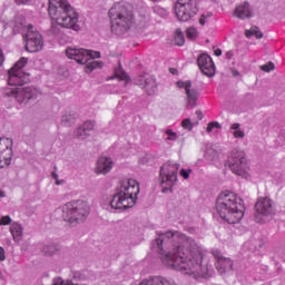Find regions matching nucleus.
Segmentation results:
<instances>
[{
	"label": "nucleus",
	"instance_id": "obj_1",
	"mask_svg": "<svg viewBox=\"0 0 285 285\" xmlns=\"http://www.w3.org/2000/svg\"><path fill=\"white\" fill-rule=\"evenodd\" d=\"M151 243L153 250L165 255L163 264L174 271H185V275H195L208 279L213 277V266L204 262V252L193 238L179 232L159 234Z\"/></svg>",
	"mask_w": 285,
	"mask_h": 285
},
{
	"label": "nucleus",
	"instance_id": "obj_2",
	"mask_svg": "<svg viewBox=\"0 0 285 285\" xmlns=\"http://www.w3.org/2000/svg\"><path fill=\"white\" fill-rule=\"evenodd\" d=\"M48 14L52 19L49 35L61 37V28H68L75 32H79V16L68 0H49Z\"/></svg>",
	"mask_w": 285,
	"mask_h": 285
},
{
	"label": "nucleus",
	"instance_id": "obj_3",
	"mask_svg": "<svg viewBox=\"0 0 285 285\" xmlns=\"http://www.w3.org/2000/svg\"><path fill=\"white\" fill-rule=\"evenodd\" d=\"M216 210L227 224H239L244 219L246 207L242 199L237 200V194L223 191L216 200Z\"/></svg>",
	"mask_w": 285,
	"mask_h": 285
},
{
	"label": "nucleus",
	"instance_id": "obj_4",
	"mask_svg": "<svg viewBox=\"0 0 285 285\" xmlns=\"http://www.w3.org/2000/svg\"><path fill=\"white\" fill-rule=\"evenodd\" d=\"M139 183L135 179L124 178L119 181V187L110 200V206L115 210H126L137 204Z\"/></svg>",
	"mask_w": 285,
	"mask_h": 285
},
{
	"label": "nucleus",
	"instance_id": "obj_5",
	"mask_svg": "<svg viewBox=\"0 0 285 285\" xmlns=\"http://www.w3.org/2000/svg\"><path fill=\"white\" fill-rule=\"evenodd\" d=\"M108 17L111 21V32L114 35H125L132 27L135 16L132 9L124 2H116L108 11Z\"/></svg>",
	"mask_w": 285,
	"mask_h": 285
},
{
	"label": "nucleus",
	"instance_id": "obj_6",
	"mask_svg": "<svg viewBox=\"0 0 285 285\" xmlns=\"http://www.w3.org/2000/svg\"><path fill=\"white\" fill-rule=\"evenodd\" d=\"M66 56L68 59H73L77 63L83 65L87 63L85 67V72L90 75L92 70H97V68H102L104 62L97 61L95 59H99L101 53L99 51L86 50V49H77V48H67Z\"/></svg>",
	"mask_w": 285,
	"mask_h": 285
},
{
	"label": "nucleus",
	"instance_id": "obj_7",
	"mask_svg": "<svg viewBox=\"0 0 285 285\" xmlns=\"http://www.w3.org/2000/svg\"><path fill=\"white\" fill-rule=\"evenodd\" d=\"M88 215H90V206L85 200L69 202L62 207V219L71 226L83 224Z\"/></svg>",
	"mask_w": 285,
	"mask_h": 285
},
{
	"label": "nucleus",
	"instance_id": "obj_8",
	"mask_svg": "<svg viewBox=\"0 0 285 285\" xmlns=\"http://www.w3.org/2000/svg\"><path fill=\"white\" fill-rule=\"evenodd\" d=\"M255 222L257 224H266L273 219L276 215L277 209H275V202L269 197H261L256 202L255 206Z\"/></svg>",
	"mask_w": 285,
	"mask_h": 285
},
{
	"label": "nucleus",
	"instance_id": "obj_9",
	"mask_svg": "<svg viewBox=\"0 0 285 285\" xmlns=\"http://www.w3.org/2000/svg\"><path fill=\"white\" fill-rule=\"evenodd\" d=\"M199 12L197 0H177L175 3V14L178 21H190Z\"/></svg>",
	"mask_w": 285,
	"mask_h": 285
},
{
	"label": "nucleus",
	"instance_id": "obj_10",
	"mask_svg": "<svg viewBox=\"0 0 285 285\" xmlns=\"http://www.w3.org/2000/svg\"><path fill=\"white\" fill-rule=\"evenodd\" d=\"M28 65V58H20L19 61L8 71L9 86H26L30 81V73L23 72L22 68Z\"/></svg>",
	"mask_w": 285,
	"mask_h": 285
},
{
	"label": "nucleus",
	"instance_id": "obj_11",
	"mask_svg": "<svg viewBox=\"0 0 285 285\" xmlns=\"http://www.w3.org/2000/svg\"><path fill=\"white\" fill-rule=\"evenodd\" d=\"M229 168L234 175L246 177L248 175V159L242 150L234 149L228 159Z\"/></svg>",
	"mask_w": 285,
	"mask_h": 285
},
{
	"label": "nucleus",
	"instance_id": "obj_12",
	"mask_svg": "<svg viewBox=\"0 0 285 285\" xmlns=\"http://www.w3.org/2000/svg\"><path fill=\"white\" fill-rule=\"evenodd\" d=\"M180 165L168 160L160 167V184L164 186L168 184L170 186V193H173V186L177 184V173L179 171Z\"/></svg>",
	"mask_w": 285,
	"mask_h": 285
},
{
	"label": "nucleus",
	"instance_id": "obj_13",
	"mask_svg": "<svg viewBox=\"0 0 285 285\" xmlns=\"http://www.w3.org/2000/svg\"><path fill=\"white\" fill-rule=\"evenodd\" d=\"M24 39L27 52H40V50H43V36H41L39 31L35 30L32 24L28 26Z\"/></svg>",
	"mask_w": 285,
	"mask_h": 285
},
{
	"label": "nucleus",
	"instance_id": "obj_14",
	"mask_svg": "<svg viewBox=\"0 0 285 285\" xmlns=\"http://www.w3.org/2000/svg\"><path fill=\"white\" fill-rule=\"evenodd\" d=\"M7 97H14L19 104H27L30 99H37V89L16 86V88L7 91Z\"/></svg>",
	"mask_w": 285,
	"mask_h": 285
},
{
	"label": "nucleus",
	"instance_id": "obj_15",
	"mask_svg": "<svg viewBox=\"0 0 285 285\" xmlns=\"http://www.w3.org/2000/svg\"><path fill=\"white\" fill-rule=\"evenodd\" d=\"M12 139L0 138V164L4 161L6 166L12 164V157L14 153L12 151Z\"/></svg>",
	"mask_w": 285,
	"mask_h": 285
},
{
	"label": "nucleus",
	"instance_id": "obj_16",
	"mask_svg": "<svg viewBox=\"0 0 285 285\" xmlns=\"http://www.w3.org/2000/svg\"><path fill=\"white\" fill-rule=\"evenodd\" d=\"M177 86L179 88H184L185 92L187 95V104L191 108H195L197 106V99H199V90L193 88V82L190 80L187 81H177Z\"/></svg>",
	"mask_w": 285,
	"mask_h": 285
},
{
	"label": "nucleus",
	"instance_id": "obj_17",
	"mask_svg": "<svg viewBox=\"0 0 285 285\" xmlns=\"http://www.w3.org/2000/svg\"><path fill=\"white\" fill-rule=\"evenodd\" d=\"M213 256L216 259V269L220 275H226V273H230V271H233V261L224 257L222 252L214 250Z\"/></svg>",
	"mask_w": 285,
	"mask_h": 285
},
{
	"label": "nucleus",
	"instance_id": "obj_18",
	"mask_svg": "<svg viewBox=\"0 0 285 285\" xmlns=\"http://www.w3.org/2000/svg\"><path fill=\"white\" fill-rule=\"evenodd\" d=\"M198 68L206 77H215V62L210 56L203 53L197 58Z\"/></svg>",
	"mask_w": 285,
	"mask_h": 285
},
{
	"label": "nucleus",
	"instance_id": "obj_19",
	"mask_svg": "<svg viewBox=\"0 0 285 285\" xmlns=\"http://www.w3.org/2000/svg\"><path fill=\"white\" fill-rule=\"evenodd\" d=\"M115 163L108 156H100L97 160L95 173L96 175H108L112 170Z\"/></svg>",
	"mask_w": 285,
	"mask_h": 285
},
{
	"label": "nucleus",
	"instance_id": "obj_20",
	"mask_svg": "<svg viewBox=\"0 0 285 285\" xmlns=\"http://www.w3.org/2000/svg\"><path fill=\"white\" fill-rule=\"evenodd\" d=\"M234 17L237 19H250L253 17V9L250 8V3L245 1L243 4H239L234 10Z\"/></svg>",
	"mask_w": 285,
	"mask_h": 285
},
{
	"label": "nucleus",
	"instance_id": "obj_21",
	"mask_svg": "<svg viewBox=\"0 0 285 285\" xmlns=\"http://www.w3.org/2000/svg\"><path fill=\"white\" fill-rule=\"evenodd\" d=\"M140 285H176L175 283L168 281L165 277L161 276H155L153 278H149L147 281H142Z\"/></svg>",
	"mask_w": 285,
	"mask_h": 285
},
{
	"label": "nucleus",
	"instance_id": "obj_22",
	"mask_svg": "<svg viewBox=\"0 0 285 285\" xmlns=\"http://www.w3.org/2000/svg\"><path fill=\"white\" fill-rule=\"evenodd\" d=\"M10 233L12 235V238L18 243L21 242V239H23V227H21V224L19 223L11 224Z\"/></svg>",
	"mask_w": 285,
	"mask_h": 285
},
{
	"label": "nucleus",
	"instance_id": "obj_23",
	"mask_svg": "<svg viewBox=\"0 0 285 285\" xmlns=\"http://www.w3.org/2000/svg\"><path fill=\"white\" fill-rule=\"evenodd\" d=\"M142 88L146 90L147 95H155V92H157V80L153 77L147 78Z\"/></svg>",
	"mask_w": 285,
	"mask_h": 285
},
{
	"label": "nucleus",
	"instance_id": "obj_24",
	"mask_svg": "<svg viewBox=\"0 0 285 285\" xmlns=\"http://www.w3.org/2000/svg\"><path fill=\"white\" fill-rule=\"evenodd\" d=\"M59 250H61V245L57 243H51L42 247V253L49 257H52V255H56V253H59Z\"/></svg>",
	"mask_w": 285,
	"mask_h": 285
},
{
	"label": "nucleus",
	"instance_id": "obj_25",
	"mask_svg": "<svg viewBox=\"0 0 285 285\" xmlns=\"http://www.w3.org/2000/svg\"><path fill=\"white\" fill-rule=\"evenodd\" d=\"M78 115L76 111H68L61 118L62 126H72L75 124V120L77 119Z\"/></svg>",
	"mask_w": 285,
	"mask_h": 285
},
{
	"label": "nucleus",
	"instance_id": "obj_26",
	"mask_svg": "<svg viewBox=\"0 0 285 285\" xmlns=\"http://www.w3.org/2000/svg\"><path fill=\"white\" fill-rule=\"evenodd\" d=\"M245 35L247 39H250V37H256V39H263L264 38V32L259 30V27L254 26L249 30L245 31Z\"/></svg>",
	"mask_w": 285,
	"mask_h": 285
},
{
	"label": "nucleus",
	"instance_id": "obj_27",
	"mask_svg": "<svg viewBox=\"0 0 285 285\" xmlns=\"http://www.w3.org/2000/svg\"><path fill=\"white\" fill-rule=\"evenodd\" d=\"M204 157H205L206 161L212 164V161H215V159H217L218 154L215 150V148L209 147V148L206 149Z\"/></svg>",
	"mask_w": 285,
	"mask_h": 285
},
{
	"label": "nucleus",
	"instance_id": "obj_28",
	"mask_svg": "<svg viewBox=\"0 0 285 285\" xmlns=\"http://www.w3.org/2000/svg\"><path fill=\"white\" fill-rule=\"evenodd\" d=\"M186 43V37L181 29H177L175 32V45L176 46H184Z\"/></svg>",
	"mask_w": 285,
	"mask_h": 285
},
{
	"label": "nucleus",
	"instance_id": "obj_29",
	"mask_svg": "<svg viewBox=\"0 0 285 285\" xmlns=\"http://www.w3.org/2000/svg\"><path fill=\"white\" fill-rule=\"evenodd\" d=\"M115 77H117V79H120V81H126V79H128V73L124 71V68H121V63H119V67L115 70Z\"/></svg>",
	"mask_w": 285,
	"mask_h": 285
},
{
	"label": "nucleus",
	"instance_id": "obj_30",
	"mask_svg": "<svg viewBox=\"0 0 285 285\" xmlns=\"http://www.w3.org/2000/svg\"><path fill=\"white\" fill-rule=\"evenodd\" d=\"M94 128L95 125L92 121H86L82 126H80V130L87 132L88 135H90V131H92Z\"/></svg>",
	"mask_w": 285,
	"mask_h": 285
},
{
	"label": "nucleus",
	"instance_id": "obj_31",
	"mask_svg": "<svg viewBox=\"0 0 285 285\" xmlns=\"http://www.w3.org/2000/svg\"><path fill=\"white\" fill-rule=\"evenodd\" d=\"M197 35H198V32H197V29H195V28H188L186 30L187 39L195 40V39H197Z\"/></svg>",
	"mask_w": 285,
	"mask_h": 285
},
{
	"label": "nucleus",
	"instance_id": "obj_32",
	"mask_svg": "<svg viewBox=\"0 0 285 285\" xmlns=\"http://www.w3.org/2000/svg\"><path fill=\"white\" fill-rule=\"evenodd\" d=\"M165 132L168 135L167 141H177V132L173 131V129H167Z\"/></svg>",
	"mask_w": 285,
	"mask_h": 285
},
{
	"label": "nucleus",
	"instance_id": "obj_33",
	"mask_svg": "<svg viewBox=\"0 0 285 285\" xmlns=\"http://www.w3.org/2000/svg\"><path fill=\"white\" fill-rule=\"evenodd\" d=\"M134 81L136 86H140V88H144V86L146 85L147 78L144 76H137Z\"/></svg>",
	"mask_w": 285,
	"mask_h": 285
},
{
	"label": "nucleus",
	"instance_id": "obj_34",
	"mask_svg": "<svg viewBox=\"0 0 285 285\" xmlns=\"http://www.w3.org/2000/svg\"><path fill=\"white\" fill-rule=\"evenodd\" d=\"M181 127L185 129V130H193V121H190V118H186L181 121Z\"/></svg>",
	"mask_w": 285,
	"mask_h": 285
},
{
	"label": "nucleus",
	"instance_id": "obj_35",
	"mask_svg": "<svg viewBox=\"0 0 285 285\" xmlns=\"http://www.w3.org/2000/svg\"><path fill=\"white\" fill-rule=\"evenodd\" d=\"M75 135L77 137V139H86V137H88V131H83L81 130V127H79L76 131H75Z\"/></svg>",
	"mask_w": 285,
	"mask_h": 285
},
{
	"label": "nucleus",
	"instance_id": "obj_36",
	"mask_svg": "<svg viewBox=\"0 0 285 285\" xmlns=\"http://www.w3.org/2000/svg\"><path fill=\"white\" fill-rule=\"evenodd\" d=\"M154 12H156V14H159V17L163 18L168 17V11L161 7H155Z\"/></svg>",
	"mask_w": 285,
	"mask_h": 285
},
{
	"label": "nucleus",
	"instance_id": "obj_37",
	"mask_svg": "<svg viewBox=\"0 0 285 285\" xmlns=\"http://www.w3.org/2000/svg\"><path fill=\"white\" fill-rule=\"evenodd\" d=\"M261 70H263V72H271V70H275V63L269 61L267 65L261 66Z\"/></svg>",
	"mask_w": 285,
	"mask_h": 285
},
{
	"label": "nucleus",
	"instance_id": "obj_38",
	"mask_svg": "<svg viewBox=\"0 0 285 285\" xmlns=\"http://www.w3.org/2000/svg\"><path fill=\"white\" fill-rule=\"evenodd\" d=\"M214 128H218V130H220L222 125L217 121H212L207 125V132H213Z\"/></svg>",
	"mask_w": 285,
	"mask_h": 285
},
{
	"label": "nucleus",
	"instance_id": "obj_39",
	"mask_svg": "<svg viewBox=\"0 0 285 285\" xmlns=\"http://www.w3.org/2000/svg\"><path fill=\"white\" fill-rule=\"evenodd\" d=\"M0 222H1L0 224H2V226H8V224H11L12 218H10V216H2Z\"/></svg>",
	"mask_w": 285,
	"mask_h": 285
},
{
	"label": "nucleus",
	"instance_id": "obj_40",
	"mask_svg": "<svg viewBox=\"0 0 285 285\" xmlns=\"http://www.w3.org/2000/svg\"><path fill=\"white\" fill-rule=\"evenodd\" d=\"M234 137H235V139H244V137H246V134H244V131L243 130H236V131H234Z\"/></svg>",
	"mask_w": 285,
	"mask_h": 285
},
{
	"label": "nucleus",
	"instance_id": "obj_41",
	"mask_svg": "<svg viewBox=\"0 0 285 285\" xmlns=\"http://www.w3.org/2000/svg\"><path fill=\"white\" fill-rule=\"evenodd\" d=\"M190 173H193V169H181L180 170V175L184 177V179H188V177H190Z\"/></svg>",
	"mask_w": 285,
	"mask_h": 285
},
{
	"label": "nucleus",
	"instance_id": "obj_42",
	"mask_svg": "<svg viewBox=\"0 0 285 285\" xmlns=\"http://www.w3.org/2000/svg\"><path fill=\"white\" fill-rule=\"evenodd\" d=\"M6 261V249L0 246V262Z\"/></svg>",
	"mask_w": 285,
	"mask_h": 285
},
{
	"label": "nucleus",
	"instance_id": "obj_43",
	"mask_svg": "<svg viewBox=\"0 0 285 285\" xmlns=\"http://www.w3.org/2000/svg\"><path fill=\"white\" fill-rule=\"evenodd\" d=\"M3 61H6V56H3V50L0 49V68L3 66Z\"/></svg>",
	"mask_w": 285,
	"mask_h": 285
},
{
	"label": "nucleus",
	"instance_id": "obj_44",
	"mask_svg": "<svg viewBox=\"0 0 285 285\" xmlns=\"http://www.w3.org/2000/svg\"><path fill=\"white\" fill-rule=\"evenodd\" d=\"M16 3H17L18 6H23V4H26V3H30V0H16Z\"/></svg>",
	"mask_w": 285,
	"mask_h": 285
},
{
	"label": "nucleus",
	"instance_id": "obj_45",
	"mask_svg": "<svg viewBox=\"0 0 285 285\" xmlns=\"http://www.w3.org/2000/svg\"><path fill=\"white\" fill-rule=\"evenodd\" d=\"M196 115H197V119L199 121H202V119H204V114L202 112V110H196Z\"/></svg>",
	"mask_w": 285,
	"mask_h": 285
},
{
	"label": "nucleus",
	"instance_id": "obj_46",
	"mask_svg": "<svg viewBox=\"0 0 285 285\" xmlns=\"http://www.w3.org/2000/svg\"><path fill=\"white\" fill-rule=\"evenodd\" d=\"M199 23L200 26H206V16H202L200 19H199Z\"/></svg>",
	"mask_w": 285,
	"mask_h": 285
},
{
	"label": "nucleus",
	"instance_id": "obj_47",
	"mask_svg": "<svg viewBox=\"0 0 285 285\" xmlns=\"http://www.w3.org/2000/svg\"><path fill=\"white\" fill-rule=\"evenodd\" d=\"M239 126L240 125L238 122L233 124L232 125V130H235V131L239 130Z\"/></svg>",
	"mask_w": 285,
	"mask_h": 285
},
{
	"label": "nucleus",
	"instance_id": "obj_48",
	"mask_svg": "<svg viewBox=\"0 0 285 285\" xmlns=\"http://www.w3.org/2000/svg\"><path fill=\"white\" fill-rule=\"evenodd\" d=\"M167 186H169V187H164L163 188V193L164 194H166V193H168V190H169V193H170V185L168 184V183H165Z\"/></svg>",
	"mask_w": 285,
	"mask_h": 285
},
{
	"label": "nucleus",
	"instance_id": "obj_49",
	"mask_svg": "<svg viewBox=\"0 0 285 285\" xmlns=\"http://www.w3.org/2000/svg\"><path fill=\"white\" fill-rule=\"evenodd\" d=\"M214 52L216 57H222V49H216Z\"/></svg>",
	"mask_w": 285,
	"mask_h": 285
},
{
	"label": "nucleus",
	"instance_id": "obj_50",
	"mask_svg": "<svg viewBox=\"0 0 285 285\" xmlns=\"http://www.w3.org/2000/svg\"><path fill=\"white\" fill-rule=\"evenodd\" d=\"M226 58L227 59H233V51H227L226 52Z\"/></svg>",
	"mask_w": 285,
	"mask_h": 285
},
{
	"label": "nucleus",
	"instance_id": "obj_51",
	"mask_svg": "<svg viewBox=\"0 0 285 285\" xmlns=\"http://www.w3.org/2000/svg\"><path fill=\"white\" fill-rule=\"evenodd\" d=\"M169 72H171V75H177L178 71H177V69H175V68H170V69H169Z\"/></svg>",
	"mask_w": 285,
	"mask_h": 285
},
{
	"label": "nucleus",
	"instance_id": "obj_52",
	"mask_svg": "<svg viewBox=\"0 0 285 285\" xmlns=\"http://www.w3.org/2000/svg\"><path fill=\"white\" fill-rule=\"evenodd\" d=\"M234 77H239V71H237L236 69L232 70Z\"/></svg>",
	"mask_w": 285,
	"mask_h": 285
},
{
	"label": "nucleus",
	"instance_id": "obj_53",
	"mask_svg": "<svg viewBox=\"0 0 285 285\" xmlns=\"http://www.w3.org/2000/svg\"><path fill=\"white\" fill-rule=\"evenodd\" d=\"M0 197H6V191L0 189Z\"/></svg>",
	"mask_w": 285,
	"mask_h": 285
},
{
	"label": "nucleus",
	"instance_id": "obj_54",
	"mask_svg": "<svg viewBox=\"0 0 285 285\" xmlns=\"http://www.w3.org/2000/svg\"><path fill=\"white\" fill-rule=\"evenodd\" d=\"M52 177H53V179H57V174L53 173V174H52Z\"/></svg>",
	"mask_w": 285,
	"mask_h": 285
},
{
	"label": "nucleus",
	"instance_id": "obj_55",
	"mask_svg": "<svg viewBox=\"0 0 285 285\" xmlns=\"http://www.w3.org/2000/svg\"><path fill=\"white\" fill-rule=\"evenodd\" d=\"M207 17H213V13L207 14Z\"/></svg>",
	"mask_w": 285,
	"mask_h": 285
},
{
	"label": "nucleus",
	"instance_id": "obj_56",
	"mask_svg": "<svg viewBox=\"0 0 285 285\" xmlns=\"http://www.w3.org/2000/svg\"><path fill=\"white\" fill-rule=\"evenodd\" d=\"M0 168H3V165H0Z\"/></svg>",
	"mask_w": 285,
	"mask_h": 285
},
{
	"label": "nucleus",
	"instance_id": "obj_57",
	"mask_svg": "<svg viewBox=\"0 0 285 285\" xmlns=\"http://www.w3.org/2000/svg\"><path fill=\"white\" fill-rule=\"evenodd\" d=\"M0 226H3V224L0 223Z\"/></svg>",
	"mask_w": 285,
	"mask_h": 285
}]
</instances>
